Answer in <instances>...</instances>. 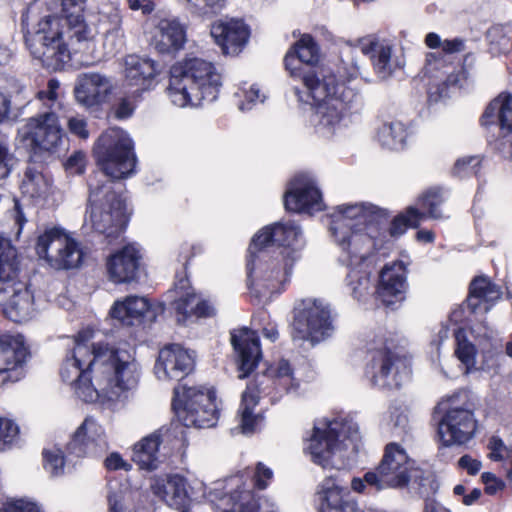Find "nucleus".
Returning a JSON list of instances; mask_svg holds the SVG:
<instances>
[{
    "label": "nucleus",
    "mask_w": 512,
    "mask_h": 512,
    "mask_svg": "<svg viewBox=\"0 0 512 512\" xmlns=\"http://www.w3.org/2000/svg\"><path fill=\"white\" fill-rule=\"evenodd\" d=\"M440 191L430 190L419 199V206L423 210L428 211L429 217L439 219L442 217L439 206L442 203Z\"/></svg>",
    "instance_id": "603ef678"
},
{
    "label": "nucleus",
    "mask_w": 512,
    "mask_h": 512,
    "mask_svg": "<svg viewBox=\"0 0 512 512\" xmlns=\"http://www.w3.org/2000/svg\"><path fill=\"white\" fill-rule=\"evenodd\" d=\"M290 324L294 343L304 349L315 347L320 341V302L316 298L297 301Z\"/></svg>",
    "instance_id": "a211bd4d"
},
{
    "label": "nucleus",
    "mask_w": 512,
    "mask_h": 512,
    "mask_svg": "<svg viewBox=\"0 0 512 512\" xmlns=\"http://www.w3.org/2000/svg\"><path fill=\"white\" fill-rule=\"evenodd\" d=\"M461 331H457V349L455 351L458 359L465 365L466 373L475 365L476 349L474 345L466 340L461 339Z\"/></svg>",
    "instance_id": "3c124183"
},
{
    "label": "nucleus",
    "mask_w": 512,
    "mask_h": 512,
    "mask_svg": "<svg viewBox=\"0 0 512 512\" xmlns=\"http://www.w3.org/2000/svg\"><path fill=\"white\" fill-rule=\"evenodd\" d=\"M236 95L242 99L239 103V109L242 111L250 110L257 103H263L266 98L265 94L261 92L256 84H252L248 87L244 84L239 88Z\"/></svg>",
    "instance_id": "49530a36"
},
{
    "label": "nucleus",
    "mask_w": 512,
    "mask_h": 512,
    "mask_svg": "<svg viewBox=\"0 0 512 512\" xmlns=\"http://www.w3.org/2000/svg\"><path fill=\"white\" fill-rule=\"evenodd\" d=\"M112 81L99 73H83L77 77L74 94L77 102L85 107L104 103L113 91Z\"/></svg>",
    "instance_id": "c85d7f7f"
},
{
    "label": "nucleus",
    "mask_w": 512,
    "mask_h": 512,
    "mask_svg": "<svg viewBox=\"0 0 512 512\" xmlns=\"http://www.w3.org/2000/svg\"><path fill=\"white\" fill-rule=\"evenodd\" d=\"M172 407L178 420L186 427L209 428L218 418L215 394L196 386L176 387Z\"/></svg>",
    "instance_id": "ddd939ff"
},
{
    "label": "nucleus",
    "mask_w": 512,
    "mask_h": 512,
    "mask_svg": "<svg viewBox=\"0 0 512 512\" xmlns=\"http://www.w3.org/2000/svg\"><path fill=\"white\" fill-rule=\"evenodd\" d=\"M187 7L199 15L214 14L220 10L225 0H185Z\"/></svg>",
    "instance_id": "864d4df0"
},
{
    "label": "nucleus",
    "mask_w": 512,
    "mask_h": 512,
    "mask_svg": "<svg viewBox=\"0 0 512 512\" xmlns=\"http://www.w3.org/2000/svg\"><path fill=\"white\" fill-rule=\"evenodd\" d=\"M467 398L465 392H458L448 397L450 403L446 413L439 422L438 432L445 446L463 445L470 441L477 429L472 407L460 399Z\"/></svg>",
    "instance_id": "2eb2a0df"
},
{
    "label": "nucleus",
    "mask_w": 512,
    "mask_h": 512,
    "mask_svg": "<svg viewBox=\"0 0 512 512\" xmlns=\"http://www.w3.org/2000/svg\"><path fill=\"white\" fill-rule=\"evenodd\" d=\"M221 84V75L213 63L193 57L171 67L166 91L173 105L197 107L204 101H214Z\"/></svg>",
    "instance_id": "39448f33"
},
{
    "label": "nucleus",
    "mask_w": 512,
    "mask_h": 512,
    "mask_svg": "<svg viewBox=\"0 0 512 512\" xmlns=\"http://www.w3.org/2000/svg\"><path fill=\"white\" fill-rule=\"evenodd\" d=\"M149 308L150 304L145 297L127 296L114 302L110 315L122 324L130 326L135 320H139Z\"/></svg>",
    "instance_id": "ea45409f"
},
{
    "label": "nucleus",
    "mask_w": 512,
    "mask_h": 512,
    "mask_svg": "<svg viewBox=\"0 0 512 512\" xmlns=\"http://www.w3.org/2000/svg\"><path fill=\"white\" fill-rule=\"evenodd\" d=\"M0 512H42V510L35 502L19 499L7 503Z\"/></svg>",
    "instance_id": "052dcab7"
},
{
    "label": "nucleus",
    "mask_w": 512,
    "mask_h": 512,
    "mask_svg": "<svg viewBox=\"0 0 512 512\" xmlns=\"http://www.w3.org/2000/svg\"><path fill=\"white\" fill-rule=\"evenodd\" d=\"M284 64L292 77L302 80V88H296L295 93L302 110L310 114L311 122L317 124L320 107V49L317 42L310 35H303L287 51Z\"/></svg>",
    "instance_id": "0eeeda50"
},
{
    "label": "nucleus",
    "mask_w": 512,
    "mask_h": 512,
    "mask_svg": "<svg viewBox=\"0 0 512 512\" xmlns=\"http://www.w3.org/2000/svg\"><path fill=\"white\" fill-rule=\"evenodd\" d=\"M481 159L478 156H466L458 159L454 165L453 173L459 177L476 175L479 171Z\"/></svg>",
    "instance_id": "5fc2aeb1"
},
{
    "label": "nucleus",
    "mask_w": 512,
    "mask_h": 512,
    "mask_svg": "<svg viewBox=\"0 0 512 512\" xmlns=\"http://www.w3.org/2000/svg\"><path fill=\"white\" fill-rule=\"evenodd\" d=\"M150 488L156 497L171 508L180 510L190 504L186 480L179 474L156 476Z\"/></svg>",
    "instance_id": "c756f323"
},
{
    "label": "nucleus",
    "mask_w": 512,
    "mask_h": 512,
    "mask_svg": "<svg viewBox=\"0 0 512 512\" xmlns=\"http://www.w3.org/2000/svg\"><path fill=\"white\" fill-rule=\"evenodd\" d=\"M301 237L302 231L294 221L276 222L259 230L249 246V279L254 282H285L294 262L288 248L296 245Z\"/></svg>",
    "instance_id": "7ed1b4c3"
},
{
    "label": "nucleus",
    "mask_w": 512,
    "mask_h": 512,
    "mask_svg": "<svg viewBox=\"0 0 512 512\" xmlns=\"http://www.w3.org/2000/svg\"><path fill=\"white\" fill-rule=\"evenodd\" d=\"M15 164V158L10 153L8 146L0 141V180L5 179L10 174Z\"/></svg>",
    "instance_id": "bf43d9fd"
},
{
    "label": "nucleus",
    "mask_w": 512,
    "mask_h": 512,
    "mask_svg": "<svg viewBox=\"0 0 512 512\" xmlns=\"http://www.w3.org/2000/svg\"><path fill=\"white\" fill-rule=\"evenodd\" d=\"M139 251L132 245L125 246L107 261L109 278L114 283H126L135 279L139 268Z\"/></svg>",
    "instance_id": "72a5a7b5"
},
{
    "label": "nucleus",
    "mask_w": 512,
    "mask_h": 512,
    "mask_svg": "<svg viewBox=\"0 0 512 512\" xmlns=\"http://www.w3.org/2000/svg\"><path fill=\"white\" fill-rule=\"evenodd\" d=\"M59 82L56 79H50L45 90L39 91L37 98L46 106L49 111L56 113L62 107L59 94Z\"/></svg>",
    "instance_id": "de8ad7c7"
},
{
    "label": "nucleus",
    "mask_w": 512,
    "mask_h": 512,
    "mask_svg": "<svg viewBox=\"0 0 512 512\" xmlns=\"http://www.w3.org/2000/svg\"><path fill=\"white\" fill-rule=\"evenodd\" d=\"M121 24V15L117 9L100 13L99 26L103 30L104 46L109 54H116L124 47V32Z\"/></svg>",
    "instance_id": "58836bf2"
},
{
    "label": "nucleus",
    "mask_w": 512,
    "mask_h": 512,
    "mask_svg": "<svg viewBox=\"0 0 512 512\" xmlns=\"http://www.w3.org/2000/svg\"><path fill=\"white\" fill-rule=\"evenodd\" d=\"M20 191L24 199L37 207H50L57 201L51 176L36 164H29L24 171Z\"/></svg>",
    "instance_id": "4be33fe9"
},
{
    "label": "nucleus",
    "mask_w": 512,
    "mask_h": 512,
    "mask_svg": "<svg viewBox=\"0 0 512 512\" xmlns=\"http://www.w3.org/2000/svg\"><path fill=\"white\" fill-rule=\"evenodd\" d=\"M389 425L391 432L395 436H403L407 434L409 428V420L405 409L402 407H391L389 411Z\"/></svg>",
    "instance_id": "8fccbe9b"
},
{
    "label": "nucleus",
    "mask_w": 512,
    "mask_h": 512,
    "mask_svg": "<svg viewBox=\"0 0 512 512\" xmlns=\"http://www.w3.org/2000/svg\"><path fill=\"white\" fill-rule=\"evenodd\" d=\"M123 493L120 489L117 491H110L108 495V503L110 512H126V507L123 504Z\"/></svg>",
    "instance_id": "774afa93"
},
{
    "label": "nucleus",
    "mask_w": 512,
    "mask_h": 512,
    "mask_svg": "<svg viewBox=\"0 0 512 512\" xmlns=\"http://www.w3.org/2000/svg\"><path fill=\"white\" fill-rule=\"evenodd\" d=\"M372 383L379 388H399L409 376L406 361L392 353L386 347L373 350Z\"/></svg>",
    "instance_id": "aec40b11"
},
{
    "label": "nucleus",
    "mask_w": 512,
    "mask_h": 512,
    "mask_svg": "<svg viewBox=\"0 0 512 512\" xmlns=\"http://www.w3.org/2000/svg\"><path fill=\"white\" fill-rule=\"evenodd\" d=\"M376 139L383 148L399 151L406 145L407 130L399 121L384 122L377 130Z\"/></svg>",
    "instance_id": "79ce46f5"
},
{
    "label": "nucleus",
    "mask_w": 512,
    "mask_h": 512,
    "mask_svg": "<svg viewBox=\"0 0 512 512\" xmlns=\"http://www.w3.org/2000/svg\"><path fill=\"white\" fill-rule=\"evenodd\" d=\"M67 448L78 457L101 454L108 448L105 429L97 419L87 416L73 433Z\"/></svg>",
    "instance_id": "5701e85b"
},
{
    "label": "nucleus",
    "mask_w": 512,
    "mask_h": 512,
    "mask_svg": "<svg viewBox=\"0 0 512 512\" xmlns=\"http://www.w3.org/2000/svg\"><path fill=\"white\" fill-rule=\"evenodd\" d=\"M185 41V29L176 19H161L152 37L155 48L161 53L179 50Z\"/></svg>",
    "instance_id": "f704fd0d"
},
{
    "label": "nucleus",
    "mask_w": 512,
    "mask_h": 512,
    "mask_svg": "<svg viewBox=\"0 0 512 512\" xmlns=\"http://www.w3.org/2000/svg\"><path fill=\"white\" fill-rule=\"evenodd\" d=\"M35 7L28 8L22 17L24 37L31 55L43 66L58 70L70 59V49L65 40L64 17L44 15L35 19Z\"/></svg>",
    "instance_id": "423d86ee"
},
{
    "label": "nucleus",
    "mask_w": 512,
    "mask_h": 512,
    "mask_svg": "<svg viewBox=\"0 0 512 512\" xmlns=\"http://www.w3.org/2000/svg\"><path fill=\"white\" fill-rule=\"evenodd\" d=\"M410 470L411 462L405 450L396 443H390L378 467L366 472L363 478H353L351 489L369 494L386 488L405 487L410 480Z\"/></svg>",
    "instance_id": "9b49d317"
},
{
    "label": "nucleus",
    "mask_w": 512,
    "mask_h": 512,
    "mask_svg": "<svg viewBox=\"0 0 512 512\" xmlns=\"http://www.w3.org/2000/svg\"><path fill=\"white\" fill-rule=\"evenodd\" d=\"M174 296L173 307L178 322L185 323L189 317H210L215 314L214 307L197 295L187 279H181L171 291Z\"/></svg>",
    "instance_id": "a878e982"
},
{
    "label": "nucleus",
    "mask_w": 512,
    "mask_h": 512,
    "mask_svg": "<svg viewBox=\"0 0 512 512\" xmlns=\"http://www.w3.org/2000/svg\"><path fill=\"white\" fill-rule=\"evenodd\" d=\"M94 156L103 174L113 180L130 176L136 164L134 146L128 133L120 128H109L98 138Z\"/></svg>",
    "instance_id": "f8f14e48"
},
{
    "label": "nucleus",
    "mask_w": 512,
    "mask_h": 512,
    "mask_svg": "<svg viewBox=\"0 0 512 512\" xmlns=\"http://www.w3.org/2000/svg\"><path fill=\"white\" fill-rule=\"evenodd\" d=\"M19 141L34 153L55 152L63 142V130L54 111L30 117L18 129Z\"/></svg>",
    "instance_id": "dca6fc26"
},
{
    "label": "nucleus",
    "mask_w": 512,
    "mask_h": 512,
    "mask_svg": "<svg viewBox=\"0 0 512 512\" xmlns=\"http://www.w3.org/2000/svg\"><path fill=\"white\" fill-rule=\"evenodd\" d=\"M359 439L358 424L347 416L326 420L325 428H322V469L331 468L337 471L325 476L322 483V502L325 501L333 512H358L357 502L351 498L339 475L347 466V450L351 445L356 448Z\"/></svg>",
    "instance_id": "f03ea898"
},
{
    "label": "nucleus",
    "mask_w": 512,
    "mask_h": 512,
    "mask_svg": "<svg viewBox=\"0 0 512 512\" xmlns=\"http://www.w3.org/2000/svg\"><path fill=\"white\" fill-rule=\"evenodd\" d=\"M27 355L21 336L0 338V385L16 382L22 377V367Z\"/></svg>",
    "instance_id": "b1692460"
},
{
    "label": "nucleus",
    "mask_w": 512,
    "mask_h": 512,
    "mask_svg": "<svg viewBox=\"0 0 512 512\" xmlns=\"http://www.w3.org/2000/svg\"><path fill=\"white\" fill-rule=\"evenodd\" d=\"M487 39L491 45L497 46L499 51L504 50L510 42L505 28L499 25L493 26L487 31Z\"/></svg>",
    "instance_id": "13d9d810"
},
{
    "label": "nucleus",
    "mask_w": 512,
    "mask_h": 512,
    "mask_svg": "<svg viewBox=\"0 0 512 512\" xmlns=\"http://www.w3.org/2000/svg\"><path fill=\"white\" fill-rule=\"evenodd\" d=\"M337 328V314L329 306H322V340L331 337Z\"/></svg>",
    "instance_id": "6e6d98bb"
},
{
    "label": "nucleus",
    "mask_w": 512,
    "mask_h": 512,
    "mask_svg": "<svg viewBox=\"0 0 512 512\" xmlns=\"http://www.w3.org/2000/svg\"><path fill=\"white\" fill-rule=\"evenodd\" d=\"M272 478L273 471L259 462L255 470L245 469L229 477L223 490H210L207 498L216 512H258L259 504L253 487L266 489Z\"/></svg>",
    "instance_id": "6e6552de"
},
{
    "label": "nucleus",
    "mask_w": 512,
    "mask_h": 512,
    "mask_svg": "<svg viewBox=\"0 0 512 512\" xmlns=\"http://www.w3.org/2000/svg\"><path fill=\"white\" fill-rule=\"evenodd\" d=\"M425 217V213L410 206L404 213L399 214L393 219L390 225V234L392 236H400L404 234L409 227L417 228Z\"/></svg>",
    "instance_id": "37998d69"
},
{
    "label": "nucleus",
    "mask_w": 512,
    "mask_h": 512,
    "mask_svg": "<svg viewBox=\"0 0 512 512\" xmlns=\"http://www.w3.org/2000/svg\"><path fill=\"white\" fill-rule=\"evenodd\" d=\"M406 267L402 261L386 265L380 273L377 295L385 305L404 298L406 291Z\"/></svg>",
    "instance_id": "473e14b6"
},
{
    "label": "nucleus",
    "mask_w": 512,
    "mask_h": 512,
    "mask_svg": "<svg viewBox=\"0 0 512 512\" xmlns=\"http://www.w3.org/2000/svg\"><path fill=\"white\" fill-rule=\"evenodd\" d=\"M194 367L192 352L178 344L160 349L154 365V375L159 381L169 382L187 376Z\"/></svg>",
    "instance_id": "412c9836"
},
{
    "label": "nucleus",
    "mask_w": 512,
    "mask_h": 512,
    "mask_svg": "<svg viewBox=\"0 0 512 512\" xmlns=\"http://www.w3.org/2000/svg\"><path fill=\"white\" fill-rule=\"evenodd\" d=\"M44 469L51 476H60L64 472L65 460L60 448L52 447L43 451Z\"/></svg>",
    "instance_id": "a18cd8bd"
},
{
    "label": "nucleus",
    "mask_w": 512,
    "mask_h": 512,
    "mask_svg": "<svg viewBox=\"0 0 512 512\" xmlns=\"http://www.w3.org/2000/svg\"><path fill=\"white\" fill-rule=\"evenodd\" d=\"M95 336L92 328L78 333L60 375L84 402L110 407L136 390L141 367L132 353L106 342H95Z\"/></svg>",
    "instance_id": "f257e3e1"
},
{
    "label": "nucleus",
    "mask_w": 512,
    "mask_h": 512,
    "mask_svg": "<svg viewBox=\"0 0 512 512\" xmlns=\"http://www.w3.org/2000/svg\"><path fill=\"white\" fill-rule=\"evenodd\" d=\"M231 343L238 353L239 378L247 377L261 358L260 341L256 332L242 329L231 336Z\"/></svg>",
    "instance_id": "7c9ffc66"
},
{
    "label": "nucleus",
    "mask_w": 512,
    "mask_h": 512,
    "mask_svg": "<svg viewBox=\"0 0 512 512\" xmlns=\"http://www.w3.org/2000/svg\"><path fill=\"white\" fill-rule=\"evenodd\" d=\"M36 253L55 270L79 267L83 252L80 244L65 230L52 227L38 236Z\"/></svg>",
    "instance_id": "4468645a"
},
{
    "label": "nucleus",
    "mask_w": 512,
    "mask_h": 512,
    "mask_svg": "<svg viewBox=\"0 0 512 512\" xmlns=\"http://www.w3.org/2000/svg\"><path fill=\"white\" fill-rule=\"evenodd\" d=\"M18 425L10 419L0 418V452L10 449L17 441Z\"/></svg>",
    "instance_id": "09e8293b"
},
{
    "label": "nucleus",
    "mask_w": 512,
    "mask_h": 512,
    "mask_svg": "<svg viewBox=\"0 0 512 512\" xmlns=\"http://www.w3.org/2000/svg\"><path fill=\"white\" fill-rule=\"evenodd\" d=\"M286 211L313 215L320 209V191L317 178L309 173H299L286 184L283 194Z\"/></svg>",
    "instance_id": "6ab92c4d"
},
{
    "label": "nucleus",
    "mask_w": 512,
    "mask_h": 512,
    "mask_svg": "<svg viewBox=\"0 0 512 512\" xmlns=\"http://www.w3.org/2000/svg\"><path fill=\"white\" fill-rule=\"evenodd\" d=\"M128 96L120 99L119 104L115 108V116L118 119H126L130 117L135 109V101L141 96L134 94L133 89H130Z\"/></svg>",
    "instance_id": "4d7b16f0"
},
{
    "label": "nucleus",
    "mask_w": 512,
    "mask_h": 512,
    "mask_svg": "<svg viewBox=\"0 0 512 512\" xmlns=\"http://www.w3.org/2000/svg\"><path fill=\"white\" fill-rule=\"evenodd\" d=\"M15 260V248L0 234V307L7 318L22 322L34 314V296L25 283L16 280Z\"/></svg>",
    "instance_id": "1a4fd4ad"
},
{
    "label": "nucleus",
    "mask_w": 512,
    "mask_h": 512,
    "mask_svg": "<svg viewBox=\"0 0 512 512\" xmlns=\"http://www.w3.org/2000/svg\"><path fill=\"white\" fill-rule=\"evenodd\" d=\"M83 0H63L65 40L71 50H82L94 42L99 32L100 13L85 12Z\"/></svg>",
    "instance_id": "f3484780"
},
{
    "label": "nucleus",
    "mask_w": 512,
    "mask_h": 512,
    "mask_svg": "<svg viewBox=\"0 0 512 512\" xmlns=\"http://www.w3.org/2000/svg\"><path fill=\"white\" fill-rule=\"evenodd\" d=\"M481 479L485 484V490L488 494H495L504 486L503 482L499 480L493 473L485 472L481 475Z\"/></svg>",
    "instance_id": "69168bd1"
},
{
    "label": "nucleus",
    "mask_w": 512,
    "mask_h": 512,
    "mask_svg": "<svg viewBox=\"0 0 512 512\" xmlns=\"http://www.w3.org/2000/svg\"><path fill=\"white\" fill-rule=\"evenodd\" d=\"M125 85L133 89V95H141L151 89L157 74L155 62L136 55H128L124 61Z\"/></svg>",
    "instance_id": "2f4dec72"
},
{
    "label": "nucleus",
    "mask_w": 512,
    "mask_h": 512,
    "mask_svg": "<svg viewBox=\"0 0 512 512\" xmlns=\"http://www.w3.org/2000/svg\"><path fill=\"white\" fill-rule=\"evenodd\" d=\"M303 454L315 464H320V426L317 421L305 429L302 436Z\"/></svg>",
    "instance_id": "c03bdc74"
},
{
    "label": "nucleus",
    "mask_w": 512,
    "mask_h": 512,
    "mask_svg": "<svg viewBox=\"0 0 512 512\" xmlns=\"http://www.w3.org/2000/svg\"><path fill=\"white\" fill-rule=\"evenodd\" d=\"M351 45L370 57L374 71L380 79H387L399 67L398 61L392 56L393 46L386 40L369 35L357 39Z\"/></svg>",
    "instance_id": "bb28decb"
},
{
    "label": "nucleus",
    "mask_w": 512,
    "mask_h": 512,
    "mask_svg": "<svg viewBox=\"0 0 512 512\" xmlns=\"http://www.w3.org/2000/svg\"><path fill=\"white\" fill-rule=\"evenodd\" d=\"M259 402V389L255 383H249L241 395L238 411V427L242 434L254 433L262 423V416L255 412Z\"/></svg>",
    "instance_id": "c9c22d12"
},
{
    "label": "nucleus",
    "mask_w": 512,
    "mask_h": 512,
    "mask_svg": "<svg viewBox=\"0 0 512 512\" xmlns=\"http://www.w3.org/2000/svg\"><path fill=\"white\" fill-rule=\"evenodd\" d=\"M330 226V232L350 265H359L377 249L381 226L388 213L375 205L357 203L340 206Z\"/></svg>",
    "instance_id": "20e7f679"
},
{
    "label": "nucleus",
    "mask_w": 512,
    "mask_h": 512,
    "mask_svg": "<svg viewBox=\"0 0 512 512\" xmlns=\"http://www.w3.org/2000/svg\"><path fill=\"white\" fill-rule=\"evenodd\" d=\"M86 165V156L83 152L77 151L73 153L66 161L65 168L71 174H81L84 172Z\"/></svg>",
    "instance_id": "e2e57ef3"
},
{
    "label": "nucleus",
    "mask_w": 512,
    "mask_h": 512,
    "mask_svg": "<svg viewBox=\"0 0 512 512\" xmlns=\"http://www.w3.org/2000/svg\"><path fill=\"white\" fill-rule=\"evenodd\" d=\"M211 36L224 54L237 55L247 45L250 29L239 19L220 20L211 26Z\"/></svg>",
    "instance_id": "cd10ccee"
},
{
    "label": "nucleus",
    "mask_w": 512,
    "mask_h": 512,
    "mask_svg": "<svg viewBox=\"0 0 512 512\" xmlns=\"http://www.w3.org/2000/svg\"><path fill=\"white\" fill-rule=\"evenodd\" d=\"M341 41L334 38V36L322 29V47L325 46L330 56H338Z\"/></svg>",
    "instance_id": "338daca9"
},
{
    "label": "nucleus",
    "mask_w": 512,
    "mask_h": 512,
    "mask_svg": "<svg viewBox=\"0 0 512 512\" xmlns=\"http://www.w3.org/2000/svg\"><path fill=\"white\" fill-rule=\"evenodd\" d=\"M488 448L490 450L489 458L493 461H501L507 454V447L498 436H492L489 439Z\"/></svg>",
    "instance_id": "680f3d73"
},
{
    "label": "nucleus",
    "mask_w": 512,
    "mask_h": 512,
    "mask_svg": "<svg viewBox=\"0 0 512 512\" xmlns=\"http://www.w3.org/2000/svg\"><path fill=\"white\" fill-rule=\"evenodd\" d=\"M89 187V208L85 225L107 237L119 234L128 220L124 200L112 190L109 183L100 186L90 180Z\"/></svg>",
    "instance_id": "9d476101"
},
{
    "label": "nucleus",
    "mask_w": 512,
    "mask_h": 512,
    "mask_svg": "<svg viewBox=\"0 0 512 512\" xmlns=\"http://www.w3.org/2000/svg\"><path fill=\"white\" fill-rule=\"evenodd\" d=\"M502 295L501 289L489 278L478 276L470 284L467 307L471 312H476L482 302L489 303L498 300Z\"/></svg>",
    "instance_id": "a19ab883"
},
{
    "label": "nucleus",
    "mask_w": 512,
    "mask_h": 512,
    "mask_svg": "<svg viewBox=\"0 0 512 512\" xmlns=\"http://www.w3.org/2000/svg\"><path fill=\"white\" fill-rule=\"evenodd\" d=\"M68 129L72 134L82 139H87L89 136L86 120L82 117H71L68 120Z\"/></svg>",
    "instance_id": "0e129e2a"
},
{
    "label": "nucleus",
    "mask_w": 512,
    "mask_h": 512,
    "mask_svg": "<svg viewBox=\"0 0 512 512\" xmlns=\"http://www.w3.org/2000/svg\"><path fill=\"white\" fill-rule=\"evenodd\" d=\"M485 126L497 124L504 133L512 131V96L501 94L490 102L482 116Z\"/></svg>",
    "instance_id": "4c0bfd02"
},
{
    "label": "nucleus",
    "mask_w": 512,
    "mask_h": 512,
    "mask_svg": "<svg viewBox=\"0 0 512 512\" xmlns=\"http://www.w3.org/2000/svg\"><path fill=\"white\" fill-rule=\"evenodd\" d=\"M161 443V435L158 432L143 437L133 446L132 460L140 469L156 470L161 463L159 452Z\"/></svg>",
    "instance_id": "e433bc0d"
},
{
    "label": "nucleus",
    "mask_w": 512,
    "mask_h": 512,
    "mask_svg": "<svg viewBox=\"0 0 512 512\" xmlns=\"http://www.w3.org/2000/svg\"><path fill=\"white\" fill-rule=\"evenodd\" d=\"M340 69L337 68L338 75L326 72L322 80V92L325 93V99H322V118H326L328 125L338 123L345 108L348 91Z\"/></svg>",
    "instance_id": "393cba45"
}]
</instances>
